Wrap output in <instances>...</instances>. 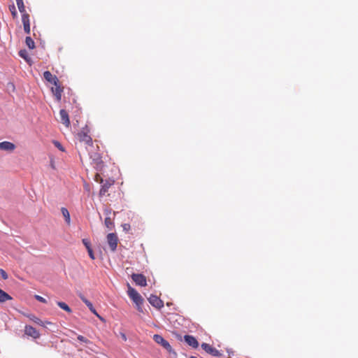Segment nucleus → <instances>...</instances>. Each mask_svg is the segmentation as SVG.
<instances>
[{"instance_id": "nucleus-18", "label": "nucleus", "mask_w": 358, "mask_h": 358, "mask_svg": "<svg viewBox=\"0 0 358 358\" xmlns=\"http://www.w3.org/2000/svg\"><path fill=\"white\" fill-rule=\"evenodd\" d=\"M30 319L35 323H36L37 324L40 325V326H42V327H45V324H50L51 322H43L41 320H40L39 318L32 315L31 317H30Z\"/></svg>"}, {"instance_id": "nucleus-15", "label": "nucleus", "mask_w": 358, "mask_h": 358, "mask_svg": "<svg viewBox=\"0 0 358 358\" xmlns=\"http://www.w3.org/2000/svg\"><path fill=\"white\" fill-rule=\"evenodd\" d=\"M11 296L0 289V303H4L7 301L12 300Z\"/></svg>"}, {"instance_id": "nucleus-17", "label": "nucleus", "mask_w": 358, "mask_h": 358, "mask_svg": "<svg viewBox=\"0 0 358 358\" xmlns=\"http://www.w3.org/2000/svg\"><path fill=\"white\" fill-rule=\"evenodd\" d=\"M104 224L106 227L109 229H112L114 227V223L110 216L106 217Z\"/></svg>"}, {"instance_id": "nucleus-32", "label": "nucleus", "mask_w": 358, "mask_h": 358, "mask_svg": "<svg viewBox=\"0 0 358 358\" xmlns=\"http://www.w3.org/2000/svg\"><path fill=\"white\" fill-rule=\"evenodd\" d=\"M87 252H88V254H89L90 257L92 259H93V260H94V259H95V256H94V252H93L92 249V248H90V249L87 250Z\"/></svg>"}, {"instance_id": "nucleus-1", "label": "nucleus", "mask_w": 358, "mask_h": 358, "mask_svg": "<svg viewBox=\"0 0 358 358\" xmlns=\"http://www.w3.org/2000/svg\"><path fill=\"white\" fill-rule=\"evenodd\" d=\"M127 294L129 298L133 301V302L136 304L137 310L143 313L142 305L143 303V299L141 296V294L133 288L129 283H127Z\"/></svg>"}, {"instance_id": "nucleus-2", "label": "nucleus", "mask_w": 358, "mask_h": 358, "mask_svg": "<svg viewBox=\"0 0 358 358\" xmlns=\"http://www.w3.org/2000/svg\"><path fill=\"white\" fill-rule=\"evenodd\" d=\"M90 129L87 126L83 128V129L77 134V138L80 143H84L86 145H92V138L89 134Z\"/></svg>"}, {"instance_id": "nucleus-12", "label": "nucleus", "mask_w": 358, "mask_h": 358, "mask_svg": "<svg viewBox=\"0 0 358 358\" xmlns=\"http://www.w3.org/2000/svg\"><path fill=\"white\" fill-rule=\"evenodd\" d=\"M15 145L14 143L9 141H3L0 143V150L12 152L15 150Z\"/></svg>"}, {"instance_id": "nucleus-20", "label": "nucleus", "mask_w": 358, "mask_h": 358, "mask_svg": "<svg viewBox=\"0 0 358 358\" xmlns=\"http://www.w3.org/2000/svg\"><path fill=\"white\" fill-rule=\"evenodd\" d=\"M110 185H111V183H108V182H106V184L102 185V187L99 191L100 196L105 195V194L108 192V188L110 187Z\"/></svg>"}, {"instance_id": "nucleus-28", "label": "nucleus", "mask_w": 358, "mask_h": 358, "mask_svg": "<svg viewBox=\"0 0 358 358\" xmlns=\"http://www.w3.org/2000/svg\"><path fill=\"white\" fill-rule=\"evenodd\" d=\"M0 275L3 280H7L8 278L7 273L2 268H0Z\"/></svg>"}, {"instance_id": "nucleus-29", "label": "nucleus", "mask_w": 358, "mask_h": 358, "mask_svg": "<svg viewBox=\"0 0 358 358\" xmlns=\"http://www.w3.org/2000/svg\"><path fill=\"white\" fill-rule=\"evenodd\" d=\"M10 10L12 13L13 17H15L17 16V11L14 5L10 6Z\"/></svg>"}, {"instance_id": "nucleus-8", "label": "nucleus", "mask_w": 358, "mask_h": 358, "mask_svg": "<svg viewBox=\"0 0 358 358\" xmlns=\"http://www.w3.org/2000/svg\"><path fill=\"white\" fill-rule=\"evenodd\" d=\"M55 87H52L51 90L54 96H55L57 101H60L62 99V95L63 92V87H62L59 85V82L56 85H53Z\"/></svg>"}, {"instance_id": "nucleus-9", "label": "nucleus", "mask_w": 358, "mask_h": 358, "mask_svg": "<svg viewBox=\"0 0 358 358\" xmlns=\"http://www.w3.org/2000/svg\"><path fill=\"white\" fill-rule=\"evenodd\" d=\"M148 301L152 306H154L157 308H161L164 306L163 301L158 296H157L155 295H151L148 298Z\"/></svg>"}, {"instance_id": "nucleus-26", "label": "nucleus", "mask_w": 358, "mask_h": 358, "mask_svg": "<svg viewBox=\"0 0 358 358\" xmlns=\"http://www.w3.org/2000/svg\"><path fill=\"white\" fill-rule=\"evenodd\" d=\"M83 243L85 246L87 250L92 248L90 242L87 239H86V238L83 239Z\"/></svg>"}, {"instance_id": "nucleus-5", "label": "nucleus", "mask_w": 358, "mask_h": 358, "mask_svg": "<svg viewBox=\"0 0 358 358\" xmlns=\"http://www.w3.org/2000/svg\"><path fill=\"white\" fill-rule=\"evenodd\" d=\"M131 278L136 285L141 287H145L147 285L146 278L143 274L133 273L131 275Z\"/></svg>"}, {"instance_id": "nucleus-33", "label": "nucleus", "mask_w": 358, "mask_h": 358, "mask_svg": "<svg viewBox=\"0 0 358 358\" xmlns=\"http://www.w3.org/2000/svg\"><path fill=\"white\" fill-rule=\"evenodd\" d=\"M122 227L123 228V230L126 231H128L130 229V228H131L130 224H127V223L123 224L122 225Z\"/></svg>"}, {"instance_id": "nucleus-34", "label": "nucleus", "mask_w": 358, "mask_h": 358, "mask_svg": "<svg viewBox=\"0 0 358 358\" xmlns=\"http://www.w3.org/2000/svg\"><path fill=\"white\" fill-rule=\"evenodd\" d=\"M104 213H105V215L107 216H110V215H111V210L110 209H106L104 210Z\"/></svg>"}, {"instance_id": "nucleus-24", "label": "nucleus", "mask_w": 358, "mask_h": 358, "mask_svg": "<svg viewBox=\"0 0 358 358\" xmlns=\"http://www.w3.org/2000/svg\"><path fill=\"white\" fill-rule=\"evenodd\" d=\"M22 21L23 25L30 24L29 15L27 12L22 13Z\"/></svg>"}, {"instance_id": "nucleus-31", "label": "nucleus", "mask_w": 358, "mask_h": 358, "mask_svg": "<svg viewBox=\"0 0 358 358\" xmlns=\"http://www.w3.org/2000/svg\"><path fill=\"white\" fill-rule=\"evenodd\" d=\"M24 30L26 34H29L30 33V24H24Z\"/></svg>"}, {"instance_id": "nucleus-36", "label": "nucleus", "mask_w": 358, "mask_h": 358, "mask_svg": "<svg viewBox=\"0 0 358 358\" xmlns=\"http://www.w3.org/2000/svg\"><path fill=\"white\" fill-rule=\"evenodd\" d=\"M122 338L126 341L127 340V337L124 334H122Z\"/></svg>"}, {"instance_id": "nucleus-27", "label": "nucleus", "mask_w": 358, "mask_h": 358, "mask_svg": "<svg viewBox=\"0 0 358 358\" xmlns=\"http://www.w3.org/2000/svg\"><path fill=\"white\" fill-rule=\"evenodd\" d=\"M78 340H79L80 341L83 342L85 343H90V341L87 338H86L85 337H84L83 336H81V335H79L78 336Z\"/></svg>"}, {"instance_id": "nucleus-35", "label": "nucleus", "mask_w": 358, "mask_h": 358, "mask_svg": "<svg viewBox=\"0 0 358 358\" xmlns=\"http://www.w3.org/2000/svg\"><path fill=\"white\" fill-rule=\"evenodd\" d=\"M100 159H101L100 157H98L97 159H94V160L97 161V162H96L97 164L99 162Z\"/></svg>"}, {"instance_id": "nucleus-37", "label": "nucleus", "mask_w": 358, "mask_h": 358, "mask_svg": "<svg viewBox=\"0 0 358 358\" xmlns=\"http://www.w3.org/2000/svg\"><path fill=\"white\" fill-rule=\"evenodd\" d=\"M190 358H196V357H191Z\"/></svg>"}, {"instance_id": "nucleus-11", "label": "nucleus", "mask_w": 358, "mask_h": 358, "mask_svg": "<svg viewBox=\"0 0 358 358\" xmlns=\"http://www.w3.org/2000/svg\"><path fill=\"white\" fill-rule=\"evenodd\" d=\"M44 78L50 83L56 85L59 83V79L56 76L52 75L50 71H46L43 73Z\"/></svg>"}, {"instance_id": "nucleus-6", "label": "nucleus", "mask_w": 358, "mask_h": 358, "mask_svg": "<svg viewBox=\"0 0 358 358\" xmlns=\"http://www.w3.org/2000/svg\"><path fill=\"white\" fill-rule=\"evenodd\" d=\"M201 348L203 350H205L207 353L214 356V357H220L221 356V353L218 350L212 347L210 345L203 343L201 344Z\"/></svg>"}, {"instance_id": "nucleus-23", "label": "nucleus", "mask_w": 358, "mask_h": 358, "mask_svg": "<svg viewBox=\"0 0 358 358\" xmlns=\"http://www.w3.org/2000/svg\"><path fill=\"white\" fill-rule=\"evenodd\" d=\"M19 55L22 58L25 59L27 62H29L30 57H29V54H28V52H27V51L26 50H20Z\"/></svg>"}, {"instance_id": "nucleus-4", "label": "nucleus", "mask_w": 358, "mask_h": 358, "mask_svg": "<svg viewBox=\"0 0 358 358\" xmlns=\"http://www.w3.org/2000/svg\"><path fill=\"white\" fill-rule=\"evenodd\" d=\"M107 243L112 251H115L118 243V238L114 233H110L107 235Z\"/></svg>"}, {"instance_id": "nucleus-25", "label": "nucleus", "mask_w": 358, "mask_h": 358, "mask_svg": "<svg viewBox=\"0 0 358 358\" xmlns=\"http://www.w3.org/2000/svg\"><path fill=\"white\" fill-rule=\"evenodd\" d=\"M53 144L59 150L62 151V152H64L65 151V149L62 146V145L57 141H53Z\"/></svg>"}, {"instance_id": "nucleus-30", "label": "nucleus", "mask_w": 358, "mask_h": 358, "mask_svg": "<svg viewBox=\"0 0 358 358\" xmlns=\"http://www.w3.org/2000/svg\"><path fill=\"white\" fill-rule=\"evenodd\" d=\"M35 298L37 301L41 302V303H47V300L45 299H44L43 297L39 296V295H36L35 296Z\"/></svg>"}, {"instance_id": "nucleus-7", "label": "nucleus", "mask_w": 358, "mask_h": 358, "mask_svg": "<svg viewBox=\"0 0 358 358\" xmlns=\"http://www.w3.org/2000/svg\"><path fill=\"white\" fill-rule=\"evenodd\" d=\"M24 333L26 335L32 337L33 338H38L40 333L34 327L30 325H27L24 327Z\"/></svg>"}, {"instance_id": "nucleus-16", "label": "nucleus", "mask_w": 358, "mask_h": 358, "mask_svg": "<svg viewBox=\"0 0 358 358\" xmlns=\"http://www.w3.org/2000/svg\"><path fill=\"white\" fill-rule=\"evenodd\" d=\"M62 213L63 216L64 217L65 221L67 224H70L71 222V217L69 210L66 208L62 207L61 209Z\"/></svg>"}, {"instance_id": "nucleus-21", "label": "nucleus", "mask_w": 358, "mask_h": 358, "mask_svg": "<svg viewBox=\"0 0 358 358\" xmlns=\"http://www.w3.org/2000/svg\"><path fill=\"white\" fill-rule=\"evenodd\" d=\"M25 43L29 48L34 49L35 48V43L30 36L26 37Z\"/></svg>"}, {"instance_id": "nucleus-13", "label": "nucleus", "mask_w": 358, "mask_h": 358, "mask_svg": "<svg viewBox=\"0 0 358 358\" xmlns=\"http://www.w3.org/2000/svg\"><path fill=\"white\" fill-rule=\"evenodd\" d=\"M185 341L191 347L196 348L199 346L197 340L193 336L185 335L184 336Z\"/></svg>"}, {"instance_id": "nucleus-10", "label": "nucleus", "mask_w": 358, "mask_h": 358, "mask_svg": "<svg viewBox=\"0 0 358 358\" xmlns=\"http://www.w3.org/2000/svg\"><path fill=\"white\" fill-rule=\"evenodd\" d=\"M59 115L61 119V122L65 125L66 127L70 126V120L69 117V114L66 110L62 109L59 111Z\"/></svg>"}, {"instance_id": "nucleus-19", "label": "nucleus", "mask_w": 358, "mask_h": 358, "mask_svg": "<svg viewBox=\"0 0 358 358\" xmlns=\"http://www.w3.org/2000/svg\"><path fill=\"white\" fill-rule=\"evenodd\" d=\"M57 305L59 308H61L62 310L66 311L69 313H71L72 312L71 308L64 302L58 301Z\"/></svg>"}, {"instance_id": "nucleus-3", "label": "nucleus", "mask_w": 358, "mask_h": 358, "mask_svg": "<svg viewBox=\"0 0 358 358\" xmlns=\"http://www.w3.org/2000/svg\"><path fill=\"white\" fill-rule=\"evenodd\" d=\"M153 340L157 343L161 345L164 349H166L169 352H171L173 349L169 344V343L166 341L161 335L155 334L153 336Z\"/></svg>"}, {"instance_id": "nucleus-14", "label": "nucleus", "mask_w": 358, "mask_h": 358, "mask_svg": "<svg viewBox=\"0 0 358 358\" xmlns=\"http://www.w3.org/2000/svg\"><path fill=\"white\" fill-rule=\"evenodd\" d=\"M81 299L94 314H95L100 320H103V318L98 315L96 310L94 308L92 303L90 301L84 296H81Z\"/></svg>"}, {"instance_id": "nucleus-22", "label": "nucleus", "mask_w": 358, "mask_h": 358, "mask_svg": "<svg viewBox=\"0 0 358 358\" xmlns=\"http://www.w3.org/2000/svg\"><path fill=\"white\" fill-rule=\"evenodd\" d=\"M17 6L18 7L19 11L21 13H26L25 6L24 5L23 0H16Z\"/></svg>"}]
</instances>
